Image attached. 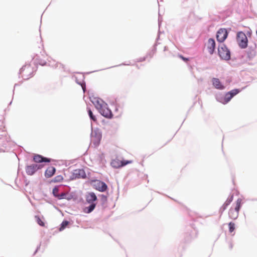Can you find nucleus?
Wrapping results in <instances>:
<instances>
[{
    "label": "nucleus",
    "instance_id": "f257e3e1",
    "mask_svg": "<svg viewBox=\"0 0 257 257\" xmlns=\"http://www.w3.org/2000/svg\"><path fill=\"white\" fill-rule=\"evenodd\" d=\"M34 73V68L30 64H27L20 69V74L25 79L32 77Z\"/></svg>",
    "mask_w": 257,
    "mask_h": 257
},
{
    "label": "nucleus",
    "instance_id": "f03ea898",
    "mask_svg": "<svg viewBox=\"0 0 257 257\" xmlns=\"http://www.w3.org/2000/svg\"><path fill=\"white\" fill-rule=\"evenodd\" d=\"M242 203V200L238 198L235 202V205L234 208H231L228 212L229 217L232 219H235L238 217V212Z\"/></svg>",
    "mask_w": 257,
    "mask_h": 257
},
{
    "label": "nucleus",
    "instance_id": "7ed1b4c3",
    "mask_svg": "<svg viewBox=\"0 0 257 257\" xmlns=\"http://www.w3.org/2000/svg\"><path fill=\"white\" fill-rule=\"evenodd\" d=\"M218 53L219 56L222 59L228 60L230 59V51L223 44H221L218 46Z\"/></svg>",
    "mask_w": 257,
    "mask_h": 257
},
{
    "label": "nucleus",
    "instance_id": "20e7f679",
    "mask_svg": "<svg viewBox=\"0 0 257 257\" xmlns=\"http://www.w3.org/2000/svg\"><path fill=\"white\" fill-rule=\"evenodd\" d=\"M95 106L103 116L107 118H111L112 117V114L111 110L105 105H102L100 104L98 100L96 101Z\"/></svg>",
    "mask_w": 257,
    "mask_h": 257
},
{
    "label": "nucleus",
    "instance_id": "39448f33",
    "mask_svg": "<svg viewBox=\"0 0 257 257\" xmlns=\"http://www.w3.org/2000/svg\"><path fill=\"white\" fill-rule=\"evenodd\" d=\"M237 42L241 49H245L247 46L248 40L245 34L242 32H239L237 34Z\"/></svg>",
    "mask_w": 257,
    "mask_h": 257
},
{
    "label": "nucleus",
    "instance_id": "423d86ee",
    "mask_svg": "<svg viewBox=\"0 0 257 257\" xmlns=\"http://www.w3.org/2000/svg\"><path fill=\"white\" fill-rule=\"evenodd\" d=\"M8 142V137L6 131H3L0 135V152H5Z\"/></svg>",
    "mask_w": 257,
    "mask_h": 257
},
{
    "label": "nucleus",
    "instance_id": "0eeeda50",
    "mask_svg": "<svg viewBox=\"0 0 257 257\" xmlns=\"http://www.w3.org/2000/svg\"><path fill=\"white\" fill-rule=\"evenodd\" d=\"M133 163V161H120L117 159H113L111 162V166L115 168H119Z\"/></svg>",
    "mask_w": 257,
    "mask_h": 257
},
{
    "label": "nucleus",
    "instance_id": "6e6552de",
    "mask_svg": "<svg viewBox=\"0 0 257 257\" xmlns=\"http://www.w3.org/2000/svg\"><path fill=\"white\" fill-rule=\"evenodd\" d=\"M239 91L238 89H233L232 90L227 93H226L225 97L223 100L221 101V102L223 104H226L228 103L231 98L238 93Z\"/></svg>",
    "mask_w": 257,
    "mask_h": 257
},
{
    "label": "nucleus",
    "instance_id": "1a4fd4ad",
    "mask_svg": "<svg viewBox=\"0 0 257 257\" xmlns=\"http://www.w3.org/2000/svg\"><path fill=\"white\" fill-rule=\"evenodd\" d=\"M228 33L225 29H220L218 30L216 35V38L218 42H222L227 38Z\"/></svg>",
    "mask_w": 257,
    "mask_h": 257
},
{
    "label": "nucleus",
    "instance_id": "9d476101",
    "mask_svg": "<svg viewBox=\"0 0 257 257\" xmlns=\"http://www.w3.org/2000/svg\"><path fill=\"white\" fill-rule=\"evenodd\" d=\"M40 166L32 164L28 166L26 168V171L28 175H33L38 169H40Z\"/></svg>",
    "mask_w": 257,
    "mask_h": 257
},
{
    "label": "nucleus",
    "instance_id": "9b49d317",
    "mask_svg": "<svg viewBox=\"0 0 257 257\" xmlns=\"http://www.w3.org/2000/svg\"><path fill=\"white\" fill-rule=\"evenodd\" d=\"M215 48V42L213 39H209L207 43V48L208 52L212 54Z\"/></svg>",
    "mask_w": 257,
    "mask_h": 257
},
{
    "label": "nucleus",
    "instance_id": "f8f14e48",
    "mask_svg": "<svg viewBox=\"0 0 257 257\" xmlns=\"http://www.w3.org/2000/svg\"><path fill=\"white\" fill-rule=\"evenodd\" d=\"M33 160L36 163L50 162V159L43 157L40 155H35L33 157Z\"/></svg>",
    "mask_w": 257,
    "mask_h": 257
},
{
    "label": "nucleus",
    "instance_id": "ddd939ff",
    "mask_svg": "<svg viewBox=\"0 0 257 257\" xmlns=\"http://www.w3.org/2000/svg\"><path fill=\"white\" fill-rule=\"evenodd\" d=\"M95 186L96 187V189L101 192L105 191L107 188V185L105 183L100 181H96Z\"/></svg>",
    "mask_w": 257,
    "mask_h": 257
},
{
    "label": "nucleus",
    "instance_id": "4468645a",
    "mask_svg": "<svg viewBox=\"0 0 257 257\" xmlns=\"http://www.w3.org/2000/svg\"><path fill=\"white\" fill-rule=\"evenodd\" d=\"M212 82L213 85L215 87V88L220 90L224 88V86L221 83L219 79L213 78L212 80Z\"/></svg>",
    "mask_w": 257,
    "mask_h": 257
},
{
    "label": "nucleus",
    "instance_id": "2eb2a0df",
    "mask_svg": "<svg viewBox=\"0 0 257 257\" xmlns=\"http://www.w3.org/2000/svg\"><path fill=\"white\" fill-rule=\"evenodd\" d=\"M56 172V169L54 167H49L45 172V176L46 178H49L53 176Z\"/></svg>",
    "mask_w": 257,
    "mask_h": 257
},
{
    "label": "nucleus",
    "instance_id": "dca6fc26",
    "mask_svg": "<svg viewBox=\"0 0 257 257\" xmlns=\"http://www.w3.org/2000/svg\"><path fill=\"white\" fill-rule=\"evenodd\" d=\"M86 201L90 204L94 203V202L97 200V197L93 192L88 193L86 197Z\"/></svg>",
    "mask_w": 257,
    "mask_h": 257
},
{
    "label": "nucleus",
    "instance_id": "f3484780",
    "mask_svg": "<svg viewBox=\"0 0 257 257\" xmlns=\"http://www.w3.org/2000/svg\"><path fill=\"white\" fill-rule=\"evenodd\" d=\"M73 198V195L69 194L68 193H62L60 194V196H59V200L65 199L67 200H70L72 199Z\"/></svg>",
    "mask_w": 257,
    "mask_h": 257
},
{
    "label": "nucleus",
    "instance_id": "a211bd4d",
    "mask_svg": "<svg viewBox=\"0 0 257 257\" xmlns=\"http://www.w3.org/2000/svg\"><path fill=\"white\" fill-rule=\"evenodd\" d=\"M233 199V195H230L226 200V201L224 202L222 206V208L223 210L226 209V207L229 205L230 203L232 201Z\"/></svg>",
    "mask_w": 257,
    "mask_h": 257
},
{
    "label": "nucleus",
    "instance_id": "6ab92c4d",
    "mask_svg": "<svg viewBox=\"0 0 257 257\" xmlns=\"http://www.w3.org/2000/svg\"><path fill=\"white\" fill-rule=\"evenodd\" d=\"M95 206L96 203H92L88 207H86L84 209V211L85 213H89L94 210Z\"/></svg>",
    "mask_w": 257,
    "mask_h": 257
},
{
    "label": "nucleus",
    "instance_id": "aec40b11",
    "mask_svg": "<svg viewBox=\"0 0 257 257\" xmlns=\"http://www.w3.org/2000/svg\"><path fill=\"white\" fill-rule=\"evenodd\" d=\"M63 180V177L62 175H57L55 178L51 180V182L59 183L62 182Z\"/></svg>",
    "mask_w": 257,
    "mask_h": 257
},
{
    "label": "nucleus",
    "instance_id": "412c9836",
    "mask_svg": "<svg viewBox=\"0 0 257 257\" xmlns=\"http://www.w3.org/2000/svg\"><path fill=\"white\" fill-rule=\"evenodd\" d=\"M59 192V188L58 187H55L53 189L52 193L53 195L58 198L59 199V196H60V194L58 193Z\"/></svg>",
    "mask_w": 257,
    "mask_h": 257
},
{
    "label": "nucleus",
    "instance_id": "4be33fe9",
    "mask_svg": "<svg viewBox=\"0 0 257 257\" xmlns=\"http://www.w3.org/2000/svg\"><path fill=\"white\" fill-rule=\"evenodd\" d=\"M35 219L37 223L41 226H45V223L42 220L39 216H35Z\"/></svg>",
    "mask_w": 257,
    "mask_h": 257
},
{
    "label": "nucleus",
    "instance_id": "5701e85b",
    "mask_svg": "<svg viewBox=\"0 0 257 257\" xmlns=\"http://www.w3.org/2000/svg\"><path fill=\"white\" fill-rule=\"evenodd\" d=\"M68 224H69V222L68 221H66V220L63 221L61 224V226L59 228V230L60 231L63 230L66 227V226Z\"/></svg>",
    "mask_w": 257,
    "mask_h": 257
},
{
    "label": "nucleus",
    "instance_id": "b1692460",
    "mask_svg": "<svg viewBox=\"0 0 257 257\" xmlns=\"http://www.w3.org/2000/svg\"><path fill=\"white\" fill-rule=\"evenodd\" d=\"M230 232H232L235 229V224L234 223L230 222L228 224Z\"/></svg>",
    "mask_w": 257,
    "mask_h": 257
},
{
    "label": "nucleus",
    "instance_id": "393cba45",
    "mask_svg": "<svg viewBox=\"0 0 257 257\" xmlns=\"http://www.w3.org/2000/svg\"><path fill=\"white\" fill-rule=\"evenodd\" d=\"M88 112L90 118L92 119L93 121H96V118L95 116L93 115L92 112L90 109H88Z\"/></svg>",
    "mask_w": 257,
    "mask_h": 257
},
{
    "label": "nucleus",
    "instance_id": "a878e982",
    "mask_svg": "<svg viewBox=\"0 0 257 257\" xmlns=\"http://www.w3.org/2000/svg\"><path fill=\"white\" fill-rule=\"evenodd\" d=\"M179 57L185 62H187L189 60L188 58L183 57L182 55H179Z\"/></svg>",
    "mask_w": 257,
    "mask_h": 257
},
{
    "label": "nucleus",
    "instance_id": "bb28decb",
    "mask_svg": "<svg viewBox=\"0 0 257 257\" xmlns=\"http://www.w3.org/2000/svg\"><path fill=\"white\" fill-rule=\"evenodd\" d=\"M146 60V58L145 57H143V58H142L141 59H140L139 60H138L137 61L138 62H140V61H144Z\"/></svg>",
    "mask_w": 257,
    "mask_h": 257
},
{
    "label": "nucleus",
    "instance_id": "cd10ccee",
    "mask_svg": "<svg viewBox=\"0 0 257 257\" xmlns=\"http://www.w3.org/2000/svg\"><path fill=\"white\" fill-rule=\"evenodd\" d=\"M82 88L83 90V91L84 92L85 90V85H82Z\"/></svg>",
    "mask_w": 257,
    "mask_h": 257
},
{
    "label": "nucleus",
    "instance_id": "c85d7f7f",
    "mask_svg": "<svg viewBox=\"0 0 257 257\" xmlns=\"http://www.w3.org/2000/svg\"><path fill=\"white\" fill-rule=\"evenodd\" d=\"M56 65H57V66H58V65H61V64L60 63H57Z\"/></svg>",
    "mask_w": 257,
    "mask_h": 257
}]
</instances>
